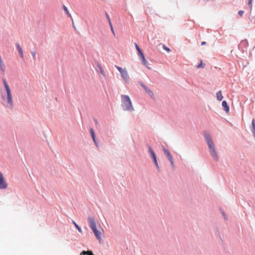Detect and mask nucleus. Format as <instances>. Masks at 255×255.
<instances>
[{"mask_svg": "<svg viewBox=\"0 0 255 255\" xmlns=\"http://www.w3.org/2000/svg\"><path fill=\"white\" fill-rule=\"evenodd\" d=\"M122 107L124 111L132 112L134 111L131 100L128 96L122 95Z\"/></svg>", "mask_w": 255, "mask_h": 255, "instance_id": "3", "label": "nucleus"}, {"mask_svg": "<svg viewBox=\"0 0 255 255\" xmlns=\"http://www.w3.org/2000/svg\"><path fill=\"white\" fill-rule=\"evenodd\" d=\"M205 44H206V42H204V41L202 42V43H201L202 45H205Z\"/></svg>", "mask_w": 255, "mask_h": 255, "instance_id": "30", "label": "nucleus"}, {"mask_svg": "<svg viewBox=\"0 0 255 255\" xmlns=\"http://www.w3.org/2000/svg\"><path fill=\"white\" fill-rule=\"evenodd\" d=\"M137 52H138V55H139V56L140 57V59H141V58H142V57H143V56H144V54H143V52H142V51H141V50H139L138 51H137Z\"/></svg>", "mask_w": 255, "mask_h": 255, "instance_id": "18", "label": "nucleus"}, {"mask_svg": "<svg viewBox=\"0 0 255 255\" xmlns=\"http://www.w3.org/2000/svg\"><path fill=\"white\" fill-rule=\"evenodd\" d=\"M106 17H107V19L108 20L109 23L111 22L110 16H109V15H108V14L107 13H106Z\"/></svg>", "mask_w": 255, "mask_h": 255, "instance_id": "24", "label": "nucleus"}, {"mask_svg": "<svg viewBox=\"0 0 255 255\" xmlns=\"http://www.w3.org/2000/svg\"><path fill=\"white\" fill-rule=\"evenodd\" d=\"M163 150L164 151V154L167 156L168 160L170 161L171 165L172 166H174L173 159L169 151L166 149L164 147H163Z\"/></svg>", "mask_w": 255, "mask_h": 255, "instance_id": "7", "label": "nucleus"}, {"mask_svg": "<svg viewBox=\"0 0 255 255\" xmlns=\"http://www.w3.org/2000/svg\"><path fill=\"white\" fill-rule=\"evenodd\" d=\"M92 139H93V141H94V142L95 143V144H96V145L98 146L95 136L94 138H92Z\"/></svg>", "mask_w": 255, "mask_h": 255, "instance_id": "25", "label": "nucleus"}, {"mask_svg": "<svg viewBox=\"0 0 255 255\" xmlns=\"http://www.w3.org/2000/svg\"><path fill=\"white\" fill-rule=\"evenodd\" d=\"M101 72H102V74H103V71L102 69H101Z\"/></svg>", "mask_w": 255, "mask_h": 255, "instance_id": "32", "label": "nucleus"}, {"mask_svg": "<svg viewBox=\"0 0 255 255\" xmlns=\"http://www.w3.org/2000/svg\"><path fill=\"white\" fill-rule=\"evenodd\" d=\"M141 62L142 63V64L145 66L146 67H147L148 69H150V67H149L148 66V62L145 59V57L144 56H143L142 58H141Z\"/></svg>", "mask_w": 255, "mask_h": 255, "instance_id": "9", "label": "nucleus"}, {"mask_svg": "<svg viewBox=\"0 0 255 255\" xmlns=\"http://www.w3.org/2000/svg\"><path fill=\"white\" fill-rule=\"evenodd\" d=\"M63 9H64V11L66 12V13H67L68 15L70 16V13H69V10H68L67 8L65 5H63Z\"/></svg>", "mask_w": 255, "mask_h": 255, "instance_id": "19", "label": "nucleus"}, {"mask_svg": "<svg viewBox=\"0 0 255 255\" xmlns=\"http://www.w3.org/2000/svg\"><path fill=\"white\" fill-rule=\"evenodd\" d=\"M144 89L150 97H153V93L147 87H144Z\"/></svg>", "mask_w": 255, "mask_h": 255, "instance_id": "11", "label": "nucleus"}, {"mask_svg": "<svg viewBox=\"0 0 255 255\" xmlns=\"http://www.w3.org/2000/svg\"><path fill=\"white\" fill-rule=\"evenodd\" d=\"M115 67L121 73L122 79L126 82L128 83L129 80V76L128 75V71L126 68H122L117 65Z\"/></svg>", "mask_w": 255, "mask_h": 255, "instance_id": "5", "label": "nucleus"}, {"mask_svg": "<svg viewBox=\"0 0 255 255\" xmlns=\"http://www.w3.org/2000/svg\"><path fill=\"white\" fill-rule=\"evenodd\" d=\"M204 67V64L203 63L202 60L200 61V63L197 66V68H203Z\"/></svg>", "mask_w": 255, "mask_h": 255, "instance_id": "16", "label": "nucleus"}, {"mask_svg": "<svg viewBox=\"0 0 255 255\" xmlns=\"http://www.w3.org/2000/svg\"><path fill=\"white\" fill-rule=\"evenodd\" d=\"M134 45H135V47H137L138 46V45L136 43H134Z\"/></svg>", "mask_w": 255, "mask_h": 255, "instance_id": "31", "label": "nucleus"}, {"mask_svg": "<svg viewBox=\"0 0 255 255\" xmlns=\"http://www.w3.org/2000/svg\"><path fill=\"white\" fill-rule=\"evenodd\" d=\"M244 13V11H243V10H240L239 11V15L240 16H242V15H243Z\"/></svg>", "mask_w": 255, "mask_h": 255, "instance_id": "23", "label": "nucleus"}, {"mask_svg": "<svg viewBox=\"0 0 255 255\" xmlns=\"http://www.w3.org/2000/svg\"><path fill=\"white\" fill-rule=\"evenodd\" d=\"M204 136L207 141L210 153L213 159L215 161H218L219 160L218 153L215 149V145L211 136L209 134H205Z\"/></svg>", "mask_w": 255, "mask_h": 255, "instance_id": "1", "label": "nucleus"}, {"mask_svg": "<svg viewBox=\"0 0 255 255\" xmlns=\"http://www.w3.org/2000/svg\"><path fill=\"white\" fill-rule=\"evenodd\" d=\"M163 48L167 52H169L170 51V49L165 45H163Z\"/></svg>", "mask_w": 255, "mask_h": 255, "instance_id": "22", "label": "nucleus"}, {"mask_svg": "<svg viewBox=\"0 0 255 255\" xmlns=\"http://www.w3.org/2000/svg\"><path fill=\"white\" fill-rule=\"evenodd\" d=\"M16 47H17L18 52L20 57L22 58L23 57V52H22V48L21 47V46H20V45L19 44H16Z\"/></svg>", "mask_w": 255, "mask_h": 255, "instance_id": "10", "label": "nucleus"}, {"mask_svg": "<svg viewBox=\"0 0 255 255\" xmlns=\"http://www.w3.org/2000/svg\"><path fill=\"white\" fill-rule=\"evenodd\" d=\"M88 220L90 227L94 232L95 236L98 240L100 241L102 238V233L97 230L94 220L92 218H88Z\"/></svg>", "mask_w": 255, "mask_h": 255, "instance_id": "4", "label": "nucleus"}, {"mask_svg": "<svg viewBox=\"0 0 255 255\" xmlns=\"http://www.w3.org/2000/svg\"><path fill=\"white\" fill-rule=\"evenodd\" d=\"M141 86L143 87V89H144V87H146V86L143 84H141Z\"/></svg>", "mask_w": 255, "mask_h": 255, "instance_id": "27", "label": "nucleus"}, {"mask_svg": "<svg viewBox=\"0 0 255 255\" xmlns=\"http://www.w3.org/2000/svg\"><path fill=\"white\" fill-rule=\"evenodd\" d=\"M7 187V184L1 172H0V189H5Z\"/></svg>", "mask_w": 255, "mask_h": 255, "instance_id": "6", "label": "nucleus"}, {"mask_svg": "<svg viewBox=\"0 0 255 255\" xmlns=\"http://www.w3.org/2000/svg\"><path fill=\"white\" fill-rule=\"evenodd\" d=\"M252 0H249L248 4H249V5H251V4H252Z\"/></svg>", "mask_w": 255, "mask_h": 255, "instance_id": "26", "label": "nucleus"}, {"mask_svg": "<svg viewBox=\"0 0 255 255\" xmlns=\"http://www.w3.org/2000/svg\"><path fill=\"white\" fill-rule=\"evenodd\" d=\"M153 160H154V163L155 164V166H156V167L157 168V169L159 170V166H158V164L157 163V159H156V157H155L154 158H153Z\"/></svg>", "mask_w": 255, "mask_h": 255, "instance_id": "20", "label": "nucleus"}, {"mask_svg": "<svg viewBox=\"0 0 255 255\" xmlns=\"http://www.w3.org/2000/svg\"><path fill=\"white\" fill-rule=\"evenodd\" d=\"M223 216H224V219H225V220H226V219H227V218H226V216H225V214H224V213H223Z\"/></svg>", "mask_w": 255, "mask_h": 255, "instance_id": "29", "label": "nucleus"}, {"mask_svg": "<svg viewBox=\"0 0 255 255\" xmlns=\"http://www.w3.org/2000/svg\"><path fill=\"white\" fill-rule=\"evenodd\" d=\"M216 96H217V99L219 101H221L223 99V97L222 96L221 91H219L217 93Z\"/></svg>", "mask_w": 255, "mask_h": 255, "instance_id": "12", "label": "nucleus"}, {"mask_svg": "<svg viewBox=\"0 0 255 255\" xmlns=\"http://www.w3.org/2000/svg\"><path fill=\"white\" fill-rule=\"evenodd\" d=\"M148 148H149V152L151 153V155L152 158H154L155 157H156L155 154L154 152V151H153V150L152 149L151 147L149 146Z\"/></svg>", "mask_w": 255, "mask_h": 255, "instance_id": "13", "label": "nucleus"}, {"mask_svg": "<svg viewBox=\"0 0 255 255\" xmlns=\"http://www.w3.org/2000/svg\"><path fill=\"white\" fill-rule=\"evenodd\" d=\"M137 51H138L139 50H140V48L139 47V46L137 47H135Z\"/></svg>", "mask_w": 255, "mask_h": 255, "instance_id": "28", "label": "nucleus"}, {"mask_svg": "<svg viewBox=\"0 0 255 255\" xmlns=\"http://www.w3.org/2000/svg\"><path fill=\"white\" fill-rule=\"evenodd\" d=\"M90 133L91 134V136L92 138H94L95 136V132L93 128L90 129Z\"/></svg>", "mask_w": 255, "mask_h": 255, "instance_id": "21", "label": "nucleus"}, {"mask_svg": "<svg viewBox=\"0 0 255 255\" xmlns=\"http://www.w3.org/2000/svg\"><path fill=\"white\" fill-rule=\"evenodd\" d=\"M73 223L75 225V227L78 229V231L82 233L81 228L75 223V222L73 221Z\"/></svg>", "mask_w": 255, "mask_h": 255, "instance_id": "15", "label": "nucleus"}, {"mask_svg": "<svg viewBox=\"0 0 255 255\" xmlns=\"http://www.w3.org/2000/svg\"><path fill=\"white\" fill-rule=\"evenodd\" d=\"M109 25H110V28H111V30L113 33V34H114V35H115V31L114 30V28H113V25L112 24V22H110L109 23Z\"/></svg>", "mask_w": 255, "mask_h": 255, "instance_id": "17", "label": "nucleus"}, {"mask_svg": "<svg viewBox=\"0 0 255 255\" xmlns=\"http://www.w3.org/2000/svg\"><path fill=\"white\" fill-rule=\"evenodd\" d=\"M252 131L253 133L255 134V120L254 119L253 120L252 122Z\"/></svg>", "mask_w": 255, "mask_h": 255, "instance_id": "14", "label": "nucleus"}, {"mask_svg": "<svg viewBox=\"0 0 255 255\" xmlns=\"http://www.w3.org/2000/svg\"><path fill=\"white\" fill-rule=\"evenodd\" d=\"M222 106L224 108L225 111L228 113L229 111V107L227 105V103L226 101H224L222 102Z\"/></svg>", "mask_w": 255, "mask_h": 255, "instance_id": "8", "label": "nucleus"}, {"mask_svg": "<svg viewBox=\"0 0 255 255\" xmlns=\"http://www.w3.org/2000/svg\"><path fill=\"white\" fill-rule=\"evenodd\" d=\"M3 84L6 92V96H3V99L4 101H6V107H9L10 108H12L13 101L10 89L5 80H3Z\"/></svg>", "mask_w": 255, "mask_h": 255, "instance_id": "2", "label": "nucleus"}]
</instances>
